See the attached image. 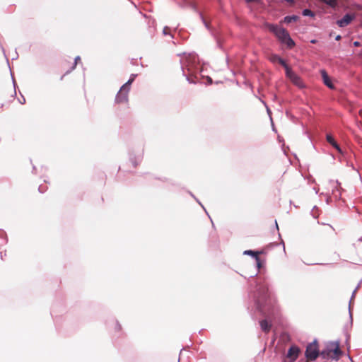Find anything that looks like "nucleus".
I'll use <instances>...</instances> for the list:
<instances>
[{"label": "nucleus", "mask_w": 362, "mask_h": 362, "mask_svg": "<svg viewBox=\"0 0 362 362\" xmlns=\"http://www.w3.org/2000/svg\"><path fill=\"white\" fill-rule=\"evenodd\" d=\"M278 63H279L280 64H281L286 69V72L287 71V68H290L287 64L285 62V61L281 59L280 57V59L278 60Z\"/></svg>", "instance_id": "16"}, {"label": "nucleus", "mask_w": 362, "mask_h": 362, "mask_svg": "<svg viewBox=\"0 0 362 362\" xmlns=\"http://www.w3.org/2000/svg\"><path fill=\"white\" fill-rule=\"evenodd\" d=\"M327 141L337 150L341 151L339 146L337 144V143L334 141V138L331 135H327Z\"/></svg>", "instance_id": "11"}, {"label": "nucleus", "mask_w": 362, "mask_h": 362, "mask_svg": "<svg viewBox=\"0 0 362 362\" xmlns=\"http://www.w3.org/2000/svg\"><path fill=\"white\" fill-rule=\"evenodd\" d=\"M259 325L261 327L262 330L265 332L268 333L272 327V324L269 322L267 320H262L259 322Z\"/></svg>", "instance_id": "9"}, {"label": "nucleus", "mask_w": 362, "mask_h": 362, "mask_svg": "<svg viewBox=\"0 0 362 362\" xmlns=\"http://www.w3.org/2000/svg\"><path fill=\"white\" fill-rule=\"evenodd\" d=\"M139 163V162L135 158L130 159V164L134 168H136L138 166Z\"/></svg>", "instance_id": "15"}, {"label": "nucleus", "mask_w": 362, "mask_h": 362, "mask_svg": "<svg viewBox=\"0 0 362 362\" xmlns=\"http://www.w3.org/2000/svg\"><path fill=\"white\" fill-rule=\"evenodd\" d=\"M320 355L317 341L309 344L305 350V356L310 361L315 360Z\"/></svg>", "instance_id": "4"}, {"label": "nucleus", "mask_w": 362, "mask_h": 362, "mask_svg": "<svg viewBox=\"0 0 362 362\" xmlns=\"http://www.w3.org/2000/svg\"><path fill=\"white\" fill-rule=\"evenodd\" d=\"M264 26L269 30L273 33L276 37L282 42L287 45L288 48H292L295 45L294 41L291 38L286 30L278 25L266 23Z\"/></svg>", "instance_id": "1"}, {"label": "nucleus", "mask_w": 362, "mask_h": 362, "mask_svg": "<svg viewBox=\"0 0 362 362\" xmlns=\"http://www.w3.org/2000/svg\"><path fill=\"white\" fill-rule=\"evenodd\" d=\"M341 38V35H338L336 36L335 40H340Z\"/></svg>", "instance_id": "21"}, {"label": "nucleus", "mask_w": 362, "mask_h": 362, "mask_svg": "<svg viewBox=\"0 0 362 362\" xmlns=\"http://www.w3.org/2000/svg\"><path fill=\"white\" fill-rule=\"evenodd\" d=\"M80 61H81V58H80L79 56H77L76 57H75L74 59L73 63H71L72 66H71V68L69 69H68L66 71V74H69V72L73 71L76 68L78 62H80Z\"/></svg>", "instance_id": "12"}, {"label": "nucleus", "mask_w": 362, "mask_h": 362, "mask_svg": "<svg viewBox=\"0 0 362 362\" xmlns=\"http://www.w3.org/2000/svg\"><path fill=\"white\" fill-rule=\"evenodd\" d=\"M245 254L250 255H252V257H255L258 267H260V262H259V255L260 254V252L247 250L245 252Z\"/></svg>", "instance_id": "10"}, {"label": "nucleus", "mask_w": 362, "mask_h": 362, "mask_svg": "<svg viewBox=\"0 0 362 362\" xmlns=\"http://www.w3.org/2000/svg\"><path fill=\"white\" fill-rule=\"evenodd\" d=\"M134 79H129L125 84H124L120 90H119L115 100L117 103H127L128 101V93L130 89V85L133 82Z\"/></svg>", "instance_id": "3"}, {"label": "nucleus", "mask_w": 362, "mask_h": 362, "mask_svg": "<svg viewBox=\"0 0 362 362\" xmlns=\"http://www.w3.org/2000/svg\"><path fill=\"white\" fill-rule=\"evenodd\" d=\"M298 19V16H286L284 18V21L287 23H290L293 21H296Z\"/></svg>", "instance_id": "13"}, {"label": "nucleus", "mask_w": 362, "mask_h": 362, "mask_svg": "<svg viewBox=\"0 0 362 362\" xmlns=\"http://www.w3.org/2000/svg\"><path fill=\"white\" fill-rule=\"evenodd\" d=\"M311 42L315 43V40H312Z\"/></svg>", "instance_id": "24"}, {"label": "nucleus", "mask_w": 362, "mask_h": 362, "mask_svg": "<svg viewBox=\"0 0 362 362\" xmlns=\"http://www.w3.org/2000/svg\"><path fill=\"white\" fill-rule=\"evenodd\" d=\"M320 73H321V76L323 79L324 83L329 88H334L333 84L332 83L331 80H330L327 73L326 72V71L321 70Z\"/></svg>", "instance_id": "8"}, {"label": "nucleus", "mask_w": 362, "mask_h": 362, "mask_svg": "<svg viewBox=\"0 0 362 362\" xmlns=\"http://www.w3.org/2000/svg\"><path fill=\"white\" fill-rule=\"evenodd\" d=\"M187 79L190 83H195V81L193 79H191L190 78H188Z\"/></svg>", "instance_id": "22"}, {"label": "nucleus", "mask_w": 362, "mask_h": 362, "mask_svg": "<svg viewBox=\"0 0 362 362\" xmlns=\"http://www.w3.org/2000/svg\"><path fill=\"white\" fill-rule=\"evenodd\" d=\"M115 329L116 331H120L122 329L121 325L119 324H118L117 322H116L115 325Z\"/></svg>", "instance_id": "18"}, {"label": "nucleus", "mask_w": 362, "mask_h": 362, "mask_svg": "<svg viewBox=\"0 0 362 362\" xmlns=\"http://www.w3.org/2000/svg\"><path fill=\"white\" fill-rule=\"evenodd\" d=\"M286 77H288L290 81L296 86L300 88H303L305 87V84L301 79V78L295 74L291 68H287V71L286 73Z\"/></svg>", "instance_id": "5"}, {"label": "nucleus", "mask_w": 362, "mask_h": 362, "mask_svg": "<svg viewBox=\"0 0 362 362\" xmlns=\"http://www.w3.org/2000/svg\"><path fill=\"white\" fill-rule=\"evenodd\" d=\"M170 29L168 28V27H165L164 29H163V33L165 35L168 34V32H169Z\"/></svg>", "instance_id": "19"}, {"label": "nucleus", "mask_w": 362, "mask_h": 362, "mask_svg": "<svg viewBox=\"0 0 362 362\" xmlns=\"http://www.w3.org/2000/svg\"><path fill=\"white\" fill-rule=\"evenodd\" d=\"M300 349L296 345L291 346L287 353L286 357L290 360L289 362H294L298 357Z\"/></svg>", "instance_id": "7"}, {"label": "nucleus", "mask_w": 362, "mask_h": 362, "mask_svg": "<svg viewBox=\"0 0 362 362\" xmlns=\"http://www.w3.org/2000/svg\"><path fill=\"white\" fill-rule=\"evenodd\" d=\"M4 103H1V104H0V108H3V107H4Z\"/></svg>", "instance_id": "23"}, {"label": "nucleus", "mask_w": 362, "mask_h": 362, "mask_svg": "<svg viewBox=\"0 0 362 362\" xmlns=\"http://www.w3.org/2000/svg\"><path fill=\"white\" fill-rule=\"evenodd\" d=\"M303 15L305 16L314 17L315 16V13L313 11H312L311 10H310V9H304L303 11Z\"/></svg>", "instance_id": "14"}, {"label": "nucleus", "mask_w": 362, "mask_h": 362, "mask_svg": "<svg viewBox=\"0 0 362 362\" xmlns=\"http://www.w3.org/2000/svg\"><path fill=\"white\" fill-rule=\"evenodd\" d=\"M341 355L342 351L339 348V343L338 341L328 343L326 348L320 352V356L323 358L338 360Z\"/></svg>", "instance_id": "2"}, {"label": "nucleus", "mask_w": 362, "mask_h": 362, "mask_svg": "<svg viewBox=\"0 0 362 362\" xmlns=\"http://www.w3.org/2000/svg\"><path fill=\"white\" fill-rule=\"evenodd\" d=\"M280 59V57H279L278 55L276 54H274V55H272L270 57V60L271 62L275 63V62H278V60Z\"/></svg>", "instance_id": "17"}, {"label": "nucleus", "mask_w": 362, "mask_h": 362, "mask_svg": "<svg viewBox=\"0 0 362 362\" xmlns=\"http://www.w3.org/2000/svg\"><path fill=\"white\" fill-rule=\"evenodd\" d=\"M356 17V14L355 13H346L341 19L337 21V24L341 28L346 27L349 25Z\"/></svg>", "instance_id": "6"}, {"label": "nucleus", "mask_w": 362, "mask_h": 362, "mask_svg": "<svg viewBox=\"0 0 362 362\" xmlns=\"http://www.w3.org/2000/svg\"><path fill=\"white\" fill-rule=\"evenodd\" d=\"M354 45L355 47H360L361 46V43L359 42H358V41H355V42H354Z\"/></svg>", "instance_id": "20"}]
</instances>
